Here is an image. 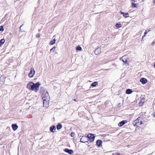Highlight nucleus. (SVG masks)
I'll use <instances>...</instances> for the list:
<instances>
[{
	"mask_svg": "<svg viewBox=\"0 0 155 155\" xmlns=\"http://www.w3.org/2000/svg\"><path fill=\"white\" fill-rule=\"evenodd\" d=\"M40 84L39 82H37L34 84L32 82L28 83L27 86V87L29 90H35L36 92L38 91Z\"/></svg>",
	"mask_w": 155,
	"mask_h": 155,
	"instance_id": "1",
	"label": "nucleus"
},
{
	"mask_svg": "<svg viewBox=\"0 0 155 155\" xmlns=\"http://www.w3.org/2000/svg\"><path fill=\"white\" fill-rule=\"evenodd\" d=\"M143 118L142 117H139L135 121V124H134V126L138 127L139 125L143 124Z\"/></svg>",
	"mask_w": 155,
	"mask_h": 155,
	"instance_id": "2",
	"label": "nucleus"
},
{
	"mask_svg": "<svg viewBox=\"0 0 155 155\" xmlns=\"http://www.w3.org/2000/svg\"><path fill=\"white\" fill-rule=\"evenodd\" d=\"M87 141L89 142L94 141L95 138L94 135L91 134H88L87 136Z\"/></svg>",
	"mask_w": 155,
	"mask_h": 155,
	"instance_id": "3",
	"label": "nucleus"
},
{
	"mask_svg": "<svg viewBox=\"0 0 155 155\" xmlns=\"http://www.w3.org/2000/svg\"><path fill=\"white\" fill-rule=\"evenodd\" d=\"M42 99H49V96L48 93L47 91H45L42 94Z\"/></svg>",
	"mask_w": 155,
	"mask_h": 155,
	"instance_id": "4",
	"label": "nucleus"
},
{
	"mask_svg": "<svg viewBox=\"0 0 155 155\" xmlns=\"http://www.w3.org/2000/svg\"><path fill=\"white\" fill-rule=\"evenodd\" d=\"M35 71L34 68H32L31 69L30 72L28 74V76L30 78H32L34 76L35 74Z\"/></svg>",
	"mask_w": 155,
	"mask_h": 155,
	"instance_id": "5",
	"label": "nucleus"
},
{
	"mask_svg": "<svg viewBox=\"0 0 155 155\" xmlns=\"http://www.w3.org/2000/svg\"><path fill=\"white\" fill-rule=\"evenodd\" d=\"M87 136H83L80 139V142L82 143L87 142Z\"/></svg>",
	"mask_w": 155,
	"mask_h": 155,
	"instance_id": "6",
	"label": "nucleus"
},
{
	"mask_svg": "<svg viewBox=\"0 0 155 155\" xmlns=\"http://www.w3.org/2000/svg\"><path fill=\"white\" fill-rule=\"evenodd\" d=\"M49 99H43V106L44 107H47L48 106V101H49Z\"/></svg>",
	"mask_w": 155,
	"mask_h": 155,
	"instance_id": "7",
	"label": "nucleus"
},
{
	"mask_svg": "<svg viewBox=\"0 0 155 155\" xmlns=\"http://www.w3.org/2000/svg\"><path fill=\"white\" fill-rule=\"evenodd\" d=\"M140 81L143 84H144L147 83V79L144 78H142L140 80Z\"/></svg>",
	"mask_w": 155,
	"mask_h": 155,
	"instance_id": "8",
	"label": "nucleus"
},
{
	"mask_svg": "<svg viewBox=\"0 0 155 155\" xmlns=\"http://www.w3.org/2000/svg\"><path fill=\"white\" fill-rule=\"evenodd\" d=\"M127 121L126 120H124L120 122L118 124V125L120 126H122L124 125L125 123H127Z\"/></svg>",
	"mask_w": 155,
	"mask_h": 155,
	"instance_id": "9",
	"label": "nucleus"
},
{
	"mask_svg": "<svg viewBox=\"0 0 155 155\" xmlns=\"http://www.w3.org/2000/svg\"><path fill=\"white\" fill-rule=\"evenodd\" d=\"M56 130V127L55 126L52 125L50 128V130L51 132H54Z\"/></svg>",
	"mask_w": 155,
	"mask_h": 155,
	"instance_id": "10",
	"label": "nucleus"
},
{
	"mask_svg": "<svg viewBox=\"0 0 155 155\" xmlns=\"http://www.w3.org/2000/svg\"><path fill=\"white\" fill-rule=\"evenodd\" d=\"M102 143L103 142L102 140H98L96 141V144L98 147H100L102 146Z\"/></svg>",
	"mask_w": 155,
	"mask_h": 155,
	"instance_id": "11",
	"label": "nucleus"
},
{
	"mask_svg": "<svg viewBox=\"0 0 155 155\" xmlns=\"http://www.w3.org/2000/svg\"><path fill=\"white\" fill-rule=\"evenodd\" d=\"M64 151L69 154H72L73 153V151L72 150H70L68 148H65Z\"/></svg>",
	"mask_w": 155,
	"mask_h": 155,
	"instance_id": "12",
	"label": "nucleus"
},
{
	"mask_svg": "<svg viewBox=\"0 0 155 155\" xmlns=\"http://www.w3.org/2000/svg\"><path fill=\"white\" fill-rule=\"evenodd\" d=\"M101 52V49L100 48H97L95 49L94 53L96 54H98Z\"/></svg>",
	"mask_w": 155,
	"mask_h": 155,
	"instance_id": "13",
	"label": "nucleus"
},
{
	"mask_svg": "<svg viewBox=\"0 0 155 155\" xmlns=\"http://www.w3.org/2000/svg\"><path fill=\"white\" fill-rule=\"evenodd\" d=\"M12 127L14 130H16L18 128V126L16 124H14L12 125Z\"/></svg>",
	"mask_w": 155,
	"mask_h": 155,
	"instance_id": "14",
	"label": "nucleus"
},
{
	"mask_svg": "<svg viewBox=\"0 0 155 155\" xmlns=\"http://www.w3.org/2000/svg\"><path fill=\"white\" fill-rule=\"evenodd\" d=\"M121 14L123 15L124 16L125 18H126L128 17L129 16H128L129 14L128 13H125L124 12H120Z\"/></svg>",
	"mask_w": 155,
	"mask_h": 155,
	"instance_id": "15",
	"label": "nucleus"
},
{
	"mask_svg": "<svg viewBox=\"0 0 155 155\" xmlns=\"http://www.w3.org/2000/svg\"><path fill=\"white\" fill-rule=\"evenodd\" d=\"M133 91L131 89H127L126 91V93L128 94H130L132 93Z\"/></svg>",
	"mask_w": 155,
	"mask_h": 155,
	"instance_id": "16",
	"label": "nucleus"
},
{
	"mask_svg": "<svg viewBox=\"0 0 155 155\" xmlns=\"http://www.w3.org/2000/svg\"><path fill=\"white\" fill-rule=\"evenodd\" d=\"M62 127V125L60 124H58L57 126V129L58 130L61 129Z\"/></svg>",
	"mask_w": 155,
	"mask_h": 155,
	"instance_id": "17",
	"label": "nucleus"
},
{
	"mask_svg": "<svg viewBox=\"0 0 155 155\" xmlns=\"http://www.w3.org/2000/svg\"><path fill=\"white\" fill-rule=\"evenodd\" d=\"M5 40L4 39H2L0 40V47L4 43Z\"/></svg>",
	"mask_w": 155,
	"mask_h": 155,
	"instance_id": "18",
	"label": "nucleus"
},
{
	"mask_svg": "<svg viewBox=\"0 0 155 155\" xmlns=\"http://www.w3.org/2000/svg\"><path fill=\"white\" fill-rule=\"evenodd\" d=\"M122 58V61H123V62L124 63H127V59L126 58H124V56H123L122 58H120V59H121Z\"/></svg>",
	"mask_w": 155,
	"mask_h": 155,
	"instance_id": "19",
	"label": "nucleus"
},
{
	"mask_svg": "<svg viewBox=\"0 0 155 155\" xmlns=\"http://www.w3.org/2000/svg\"><path fill=\"white\" fill-rule=\"evenodd\" d=\"M55 41H56V39L55 38H54L53 39V40H51L50 41V44L51 45H53L55 43Z\"/></svg>",
	"mask_w": 155,
	"mask_h": 155,
	"instance_id": "20",
	"label": "nucleus"
},
{
	"mask_svg": "<svg viewBox=\"0 0 155 155\" xmlns=\"http://www.w3.org/2000/svg\"><path fill=\"white\" fill-rule=\"evenodd\" d=\"M97 84V82H94L91 84V86L92 87H95L96 85Z\"/></svg>",
	"mask_w": 155,
	"mask_h": 155,
	"instance_id": "21",
	"label": "nucleus"
},
{
	"mask_svg": "<svg viewBox=\"0 0 155 155\" xmlns=\"http://www.w3.org/2000/svg\"><path fill=\"white\" fill-rule=\"evenodd\" d=\"M81 48L79 46H78L76 48V50L77 51H81Z\"/></svg>",
	"mask_w": 155,
	"mask_h": 155,
	"instance_id": "22",
	"label": "nucleus"
},
{
	"mask_svg": "<svg viewBox=\"0 0 155 155\" xmlns=\"http://www.w3.org/2000/svg\"><path fill=\"white\" fill-rule=\"evenodd\" d=\"M116 26L117 28H120L121 27V24L119 23L116 24Z\"/></svg>",
	"mask_w": 155,
	"mask_h": 155,
	"instance_id": "23",
	"label": "nucleus"
},
{
	"mask_svg": "<svg viewBox=\"0 0 155 155\" xmlns=\"http://www.w3.org/2000/svg\"><path fill=\"white\" fill-rule=\"evenodd\" d=\"M56 48L55 47H53L52 49L50 50V52H53L55 50Z\"/></svg>",
	"mask_w": 155,
	"mask_h": 155,
	"instance_id": "24",
	"label": "nucleus"
},
{
	"mask_svg": "<svg viewBox=\"0 0 155 155\" xmlns=\"http://www.w3.org/2000/svg\"><path fill=\"white\" fill-rule=\"evenodd\" d=\"M3 27L2 26H0V31H4Z\"/></svg>",
	"mask_w": 155,
	"mask_h": 155,
	"instance_id": "25",
	"label": "nucleus"
},
{
	"mask_svg": "<svg viewBox=\"0 0 155 155\" xmlns=\"http://www.w3.org/2000/svg\"><path fill=\"white\" fill-rule=\"evenodd\" d=\"M132 7H134V8L136 7V5L135 4H134V2H132Z\"/></svg>",
	"mask_w": 155,
	"mask_h": 155,
	"instance_id": "26",
	"label": "nucleus"
},
{
	"mask_svg": "<svg viewBox=\"0 0 155 155\" xmlns=\"http://www.w3.org/2000/svg\"><path fill=\"white\" fill-rule=\"evenodd\" d=\"M75 135V133L74 132H71V136L74 137Z\"/></svg>",
	"mask_w": 155,
	"mask_h": 155,
	"instance_id": "27",
	"label": "nucleus"
},
{
	"mask_svg": "<svg viewBox=\"0 0 155 155\" xmlns=\"http://www.w3.org/2000/svg\"><path fill=\"white\" fill-rule=\"evenodd\" d=\"M40 36V34L38 33L37 34L36 36V37L37 38H39Z\"/></svg>",
	"mask_w": 155,
	"mask_h": 155,
	"instance_id": "28",
	"label": "nucleus"
},
{
	"mask_svg": "<svg viewBox=\"0 0 155 155\" xmlns=\"http://www.w3.org/2000/svg\"><path fill=\"white\" fill-rule=\"evenodd\" d=\"M149 31H147V30H146V31H145V32H144V35H147V32H148Z\"/></svg>",
	"mask_w": 155,
	"mask_h": 155,
	"instance_id": "29",
	"label": "nucleus"
},
{
	"mask_svg": "<svg viewBox=\"0 0 155 155\" xmlns=\"http://www.w3.org/2000/svg\"><path fill=\"white\" fill-rule=\"evenodd\" d=\"M155 43V42L154 41H153L151 43V45H154Z\"/></svg>",
	"mask_w": 155,
	"mask_h": 155,
	"instance_id": "30",
	"label": "nucleus"
},
{
	"mask_svg": "<svg viewBox=\"0 0 155 155\" xmlns=\"http://www.w3.org/2000/svg\"><path fill=\"white\" fill-rule=\"evenodd\" d=\"M115 155H120V153H115Z\"/></svg>",
	"mask_w": 155,
	"mask_h": 155,
	"instance_id": "31",
	"label": "nucleus"
},
{
	"mask_svg": "<svg viewBox=\"0 0 155 155\" xmlns=\"http://www.w3.org/2000/svg\"><path fill=\"white\" fill-rule=\"evenodd\" d=\"M142 100H143V101H144L145 100V98H144V97H143L142 98Z\"/></svg>",
	"mask_w": 155,
	"mask_h": 155,
	"instance_id": "32",
	"label": "nucleus"
},
{
	"mask_svg": "<svg viewBox=\"0 0 155 155\" xmlns=\"http://www.w3.org/2000/svg\"><path fill=\"white\" fill-rule=\"evenodd\" d=\"M145 35H144L142 36V39H143V38L145 36Z\"/></svg>",
	"mask_w": 155,
	"mask_h": 155,
	"instance_id": "33",
	"label": "nucleus"
},
{
	"mask_svg": "<svg viewBox=\"0 0 155 155\" xmlns=\"http://www.w3.org/2000/svg\"><path fill=\"white\" fill-rule=\"evenodd\" d=\"M153 115H154V116L155 117V112L154 113Z\"/></svg>",
	"mask_w": 155,
	"mask_h": 155,
	"instance_id": "34",
	"label": "nucleus"
},
{
	"mask_svg": "<svg viewBox=\"0 0 155 155\" xmlns=\"http://www.w3.org/2000/svg\"><path fill=\"white\" fill-rule=\"evenodd\" d=\"M74 101H76V100L75 99H74Z\"/></svg>",
	"mask_w": 155,
	"mask_h": 155,
	"instance_id": "35",
	"label": "nucleus"
},
{
	"mask_svg": "<svg viewBox=\"0 0 155 155\" xmlns=\"http://www.w3.org/2000/svg\"><path fill=\"white\" fill-rule=\"evenodd\" d=\"M154 67L155 68V63H154Z\"/></svg>",
	"mask_w": 155,
	"mask_h": 155,
	"instance_id": "36",
	"label": "nucleus"
},
{
	"mask_svg": "<svg viewBox=\"0 0 155 155\" xmlns=\"http://www.w3.org/2000/svg\"><path fill=\"white\" fill-rule=\"evenodd\" d=\"M22 25L20 27V28H21L22 27Z\"/></svg>",
	"mask_w": 155,
	"mask_h": 155,
	"instance_id": "37",
	"label": "nucleus"
},
{
	"mask_svg": "<svg viewBox=\"0 0 155 155\" xmlns=\"http://www.w3.org/2000/svg\"><path fill=\"white\" fill-rule=\"evenodd\" d=\"M154 3H155V0H154Z\"/></svg>",
	"mask_w": 155,
	"mask_h": 155,
	"instance_id": "38",
	"label": "nucleus"
},
{
	"mask_svg": "<svg viewBox=\"0 0 155 155\" xmlns=\"http://www.w3.org/2000/svg\"><path fill=\"white\" fill-rule=\"evenodd\" d=\"M134 1V2H135V1L134 0H133Z\"/></svg>",
	"mask_w": 155,
	"mask_h": 155,
	"instance_id": "39",
	"label": "nucleus"
}]
</instances>
